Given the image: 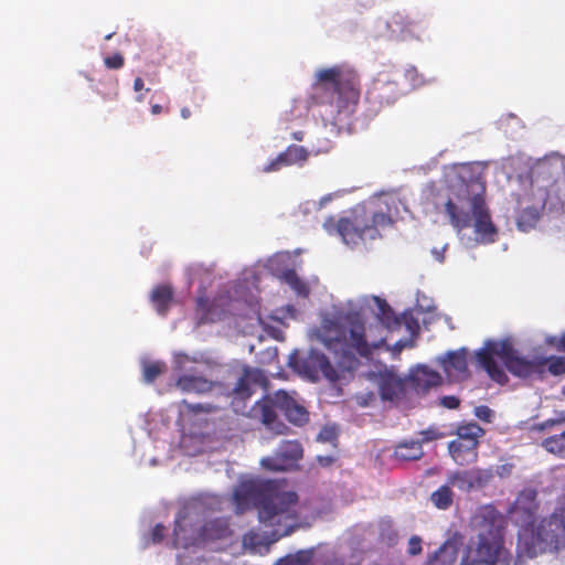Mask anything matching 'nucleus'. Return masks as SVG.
I'll use <instances>...</instances> for the list:
<instances>
[{"instance_id":"obj_45","label":"nucleus","mask_w":565,"mask_h":565,"mask_svg":"<svg viewBox=\"0 0 565 565\" xmlns=\"http://www.w3.org/2000/svg\"><path fill=\"white\" fill-rule=\"evenodd\" d=\"M404 75L413 86H416L420 83V76L415 67L406 68Z\"/></svg>"},{"instance_id":"obj_2","label":"nucleus","mask_w":565,"mask_h":565,"mask_svg":"<svg viewBox=\"0 0 565 565\" xmlns=\"http://www.w3.org/2000/svg\"><path fill=\"white\" fill-rule=\"evenodd\" d=\"M234 501L239 513L257 509L259 522L271 529L267 544L289 535L298 520V494L294 491H279L270 482H241L234 491Z\"/></svg>"},{"instance_id":"obj_3","label":"nucleus","mask_w":565,"mask_h":565,"mask_svg":"<svg viewBox=\"0 0 565 565\" xmlns=\"http://www.w3.org/2000/svg\"><path fill=\"white\" fill-rule=\"evenodd\" d=\"M486 182L481 175L463 182L445 204V212L457 232L473 227L476 241L481 244L494 243L498 230L491 220L486 200Z\"/></svg>"},{"instance_id":"obj_4","label":"nucleus","mask_w":565,"mask_h":565,"mask_svg":"<svg viewBox=\"0 0 565 565\" xmlns=\"http://www.w3.org/2000/svg\"><path fill=\"white\" fill-rule=\"evenodd\" d=\"M473 524L478 530L477 541L467 546L460 565H509L512 556L504 546L501 513L492 504L482 505L473 516Z\"/></svg>"},{"instance_id":"obj_25","label":"nucleus","mask_w":565,"mask_h":565,"mask_svg":"<svg viewBox=\"0 0 565 565\" xmlns=\"http://www.w3.org/2000/svg\"><path fill=\"white\" fill-rule=\"evenodd\" d=\"M458 551L454 543L443 544L430 557L428 565H455Z\"/></svg>"},{"instance_id":"obj_54","label":"nucleus","mask_w":565,"mask_h":565,"mask_svg":"<svg viewBox=\"0 0 565 565\" xmlns=\"http://www.w3.org/2000/svg\"><path fill=\"white\" fill-rule=\"evenodd\" d=\"M558 349L565 351V333L559 338Z\"/></svg>"},{"instance_id":"obj_53","label":"nucleus","mask_w":565,"mask_h":565,"mask_svg":"<svg viewBox=\"0 0 565 565\" xmlns=\"http://www.w3.org/2000/svg\"><path fill=\"white\" fill-rule=\"evenodd\" d=\"M181 117H182L183 119H188V118H190V117H191V110H190L188 107H183V108L181 109Z\"/></svg>"},{"instance_id":"obj_57","label":"nucleus","mask_w":565,"mask_h":565,"mask_svg":"<svg viewBox=\"0 0 565 565\" xmlns=\"http://www.w3.org/2000/svg\"><path fill=\"white\" fill-rule=\"evenodd\" d=\"M558 437L562 439V441H564L565 444V430L561 434H558Z\"/></svg>"},{"instance_id":"obj_6","label":"nucleus","mask_w":565,"mask_h":565,"mask_svg":"<svg viewBox=\"0 0 565 565\" xmlns=\"http://www.w3.org/2000/svg\"><path fill=\"white\" fill-rule=\"evenodd\" d=\"M495 356L516 377L529 379L534 374H544L543 362H539V358L530 360L521 355L510 340H488L484 342L483 348L476 353V358L488 376L500 385H505L509 382V377L504 370L495 362Z\"/></svg>"},{"instance_id":"obj_8","label":"nucleus","mask_w":565,"mask_h":565,"mask_svg":"<svg viewBox=\"0 0 565 565\" xmlns=\"http://www.w3.org/2000/svg\"><path fill=\"white\" fill-rule=\"evenodd\" d=\"M393 220L385 212H371L364 207H355L349 216L338 221L330 216L323 222L327 232H335L348 245H355L364 238L375 239L380 236L379 230L392 225Z\"/></svg>"},{"instance_id":"obj_46","label":"nucleus","mask_w":565,"mask_h":565,"mask_svg":"<svg viewBox=\"0 0 565 565\" xmlns=\"http://www.w3.org/2000/svg\"><path fill=\"white\" fill-rule=\"evenodd\" d=\"M164 535V526L161 524H157L151 532V540L153 543H159L163 539Z\"/></svg>"},{"instance_id":"obj_13","label":"nucleus","mask_w":565,"mask_h":565,"mask_svg":"<svg viewBox=\"0 0 565 565\" xmlns=\"http://www.w3.org/2000/svg\"><path fill=\"white\" fill-rule=\"evenodd\" d=\"M399 96L401 90L397 82L386 72L379 73L366 92L367 100L377 103L380 106L392 105Z\"/></svg>"},{"instance_id":"obj_26","label":"nucleus","mask_w":565,"mask_h":565,"mask_svg":"<svg viewBox=\"0 0 565 565\" xmlns=\"http://www.w3.org/2000/svg\"><path fill=\"white\" fill-rule=\"evenodd\" d=\"M374 301L377 305V318L385 328L392 329L401 324V320L395 316L386 300L374 297Z\"/></svg>"},{"instance_id":"obj_23","label":"nucleus","mask_w":565,"mask_h":565,"mask_svg":"<svg viewBox=\"0 0 565 565\" xmlns=\"http://www.w3.org/2000/svg\"><path fill=\"white\" fill-rule=\"evenodd\" d=\"M195 316L198 324L214 322L220 319V312L216 309L215 301L209 300V298L203 295L196 298Z\"/></svg>"},{"instance_id":"obj_35","label":"nucleus","mask_w":565,"mask_h":565,"mask_svg":"<svg viewBox=\"0 0 565 565\" xmlns=\"http://www.w3.org/2000/svg\"><path fill=\"white\" fill-rule=\"evenodd\" d=\"M565 423V412H558L555 418H548L542 423L533 424L531 429L535 431H544Z\"/></svg>"},{"instance_id":"obj_18","label":"nucleus","mask_w":565,"mask_h":565,"mask_svg":"<svg viewBox=\"0 0 565 565\" xmlns=\"http://www.w3.org/2000/svg\"><path fill=\"white\" fill-rule=\"evenodd\" d=\"M175 386L183 393L204 394L212 391L214 383L194 370L181 374Z\"/></svg>"},{"instance_id":"obj_11","label":"nucleus","mask_w":565,"mask_h":565,"mask_svg":"<svg viewBox=\"0 0 565 565\" xmlns=\"http://www.w3.org/2000/svg\"><path fill=\"white\" fill-rule=\"evenodd\" d=\"M457 438L448 445L452 459L460 466L473 462L478 458L479 439L484 429L477 423L460 425L456 430Z\"/></svg>"},{"instance_id":"obj_16","label":"nucleus","mask_w":565,"mask_h":565,"mask_svg":"<svg viewBox=\"0 0 565 565\" xmlns=\"http://www.w3.org/2000/svg\"><path fill=\"white\" fill-rule=\"evenodd\" d=\"M539 509L536 502L535 491H522L513 505L512 513L519 520H522L523 525H532Z\"/></svg>"},{"instance_id":"obj_47","label":"nucleus","mask_w":565,"mask_h":565,"mask_svg":"<svg viewBox=\"0 0 565 565\" xmlns=\"http://www.w3.org/2000/svg\"><path fill=\"white\" fill-rule=\"evenodd\" d=\"M513 468H514V466L512 463L508 462V463L499 466L495 472L499 477L505 478L511 475Z\"/></svg>"},{"instance_id":"obj_1","label":"nucleus","mask_w":565,"mask_h":565,"mask_svg":"<svg viewBox=\"0 0 565 565\" xmlns=\"http://www.w3.org/2000/svg\"><path fill=\"white\" fill-rule=\"evenodd\" d=\"M315 335L333 354L335 366L324 353L311 350L302 360L300 371L311 381H317L321 375L332 383L344 377L345 372L356 370L359 358L371 356L385 342L383 335L372 338L366 332L365 321L356 311L323 319Z\"/></svg>"},{"instance_id":"obj_43","label":"nucleus","mask_w":565,"mask_h":565,"mask_svg":"<svg viewBox=\"0 0 565 565\" xmlns=\"http://www.w3.org/2000/svg\"><path fill=\"white\" fill-rule=\"evenodd\" d=\"M440 405L448 409H456L460 405V399L454 395L444 396L440 399Z\"/></svg>"},{"instance_id":"obj_31","label":"nucleus","mask_w":565,"mask_h":565,"mask_svg":"<svg viewBox=\"0 0 565 565\" xmlns=\"http://www.w3.org/2000/svg\"><path fill=\"white\" fill-rule=\"evenodd\" d=\"M313 551H298L294 555L281 558L277 565H312Z\"/></svg>"},{"instance_id":"obj_50","label":"nucleus","mask_w":565,"mask_h":565,"mask_svg":"<svg viewBox=\"0 0 565 565\" xmlns=\"http://www.w3.org/2000/svg\"><path fill=\"white\" fill-rule=\"evenodd\" d=\"M333 458L332 457H321L319 456L318 457V461L322 465V466H329L333 462Z\"/></svg>"},{"instance_id":"obj_39","label":"nucleus","mask_w":565,"mask_h":565,"mask_svg":"<svg viewBox=\"0 0 565 565\" xmlns=\"http://www.w3.org/2000/svg\"><path fill=\"white\" fill-rule=\"evenodd\" d=\"M104 64L109 70H119L125 64V57L121 53L116 52L110 56H106L104 58Z\"/></svg>"},{"instance_id":"obj_29","label":"nucleus","mask_w":565,"mask_h":565,"mask_svg":"<svg viewBox=\"0 0 565 565\" xmlns=\"http://www.w3.org/2000/svg\"><path fill=\"white\" fill-rule=\"evenodd\" d=\"M471 472V488L475 489H483L487 487L493 479L494 473L491 468L482 469V468H472Z\"/></svg>"},{"instance_id":"obj_41","label":"nucleus","mask_w":565,"mask_h":565,"mask_svg":"<svg viewBox=\"0 0 565 565\" xmlns=\"http://www.w3.org/2000/svg\"><path fill=\"white\" fill-rule=\"evenodd\" d=\"M475 415L479 419L490 423L493 418V411L487 405H480L475 408Z\"/></svg>"},{"instance_id":"obj_34","label":"nucleus","mask_w":565,"mask_h":565,"mask_svg":"<svg viewBox=\"0 0 565 565\" xmlns=\"http://www.w3.org/2000/svg\"><path fill=\"white\" fill-rule=\"evenodd\" d=\"M543 448L554 455L562 456L565 454V444L562 441V439L558 437V435L551 436L548 438H545L542 443Z\"/></svg>"},{"instance_id":"obj_14","label":"nucleus","mask_w":565,"mask_h":565,"mask_svg":"<svg viewBox=\"0 0 565 565\" xmlns=\"http://www.w3.org/2000/svg\"><path fill=\"white\" fill-rule=\"evenodd\" d=\"M267 385L268 379L264 371L245 366L232 391V394L235 399L246 401L250 398L257 388H266Z\"/></svg>"},{"instance_id":"obj_27","label":"nucleus","mask_w":565,"mask_h":565,"mask_svg":"<svg viewBox=\"0 0 565 565\" xmlns=\"http://www.w3.org/2000/svg\"><path fill=\"white\" fill-rule=\"evenodd\" d=\"M450 484H444L430 494L431 503L439 510H447L454 503V492Z\"/></svg>"},{"instance_id":"obj_42","label":"nucleus","mask_w":565,"mask_h":565,"mask_svg":"<svg viewBox=\"0 0 565 565\" xmlns=\"http://www.w3.org/2000/svg\"><path fill=\"white\" fill-rule=\"evenodd\" d=\"M408 554L418 555L422 553V539L418 536H412L408 541Z\"/></svg>"},{"instance_id":"obj_12","label":"nucleus","mask_w":565,"mask_h":565,"mask_svg":"<svg viewBox=\"0 0 565 565\" xmlns=\"http://www.w3.org/2000/svg\"><path fill=\"white\" fill-rule=\"evenodd\" d=\"M302 457V446L297 440H284L273 456L262 459V466L271 471H286Z\"/></svg>"},{"instance_id":"obj_49","label":"nucleus","mask_w":565,"mask_h":565,"mask_svg":"<svg viewBox=\"0 0 565 565\" xmlns=\"http://www.w3.org/2000/svg\"><path fill=\"white\" fill-rule=\"evenodd\" d=\"M143 88V81L141 77H136L134 81V89L139 92Z\"/></svg>"},{"instance_id":"obj_36","label":"nucleus","mask_w":565,"mask_h":565,"mask_svg":"<svg viewBox=\"0 0 565 565\" xmlns=\"http://www.w3.org/2000/svg\"><path fill=\"white\" fill-rule=\"evenodd\" d=\"M401 323L405 326L407 331L412 337H417L420 331V326L418 319L413 315V312H404L402 316Z\"/></svg>"},{"instance_id":"obj_17","label":"nucleus","mask_w":565,"mask_h":565,"mask_svg":"<svg viewBox=\"0 0 565 565\" xmlns=\"http://www.w3.org/2000/svg\"><path fill=\"white\" fill-rule=\"evenodd\" d=\"M309 157L308 150L302 146L291 145L285 151L279 153L265 168V172L278 171L281 167L292 166L307 161Z\"/></svg>"},{"instance_id":"obj_33","label":"nucleus","mask_w":565,"mask_h":565,"mask_svg":"<svg viewBox=\"0 0 565 565\" xmlns=\"http://www.w3.org/2000/svg\"><path fill=\"white\" fill-rule=\"evenodd\" d=\"M166 369L162 362H150L143 365L142 376L146 383H153Z\"/></svg>"},{"instance_id":"obj_21","label":"nucleus","mask_w":565,"mask_h":565,"mask_svg":"<svg viewBox=\"0 0 565 565\" xmlns=\"http://www.w3.org/2000/svg\"><path fill=\"white\" fill-rule=\"evenodd\" d=\"M411 381L416 391L425 393L431 387L440 385L441 376L438 372L423 365L412 372Z\"/></svg>"},{"instance_id":"obj_19","label":"nucleus","mask_w":565,"mask_h":565,"mask_svg":"<svg viewBox=\"0 0 565 565\" xmlns=\"http://www.w3.org/2000/svg\"><path fill=\"white\" fill-rule=\"evenodd\" d=\"M379 392L383 401L396 402L405 393L404 382L393 374H383L379 381Z\"/></svg>"},{"instance_id":"obj_48","label":"nucleus","mask_w":565,"mask_h":565,"mask_svg":"<svg viewBox=\"0 0 565 565\" xmlns=\"http://www.w3.org/2000/svg\"><path fill=\"white\" fill-rule=\"evenodd\" d=\"M190 362L189 358L185 354L179 355L175 360V369L178 371H186L185 363Z\"/></svg>"},{"instance_id":"obj_52","label":"nucleus","mask_w":565,"mask_h":565,"mask_svg":"<svg viewBox=\"0 0 565 565\" xmlns=\"http://www.w3.org/2000/svg\"><path fill=\"white\" fill-rule=\"evenodd\" d=\"M291 137H292V139H295L297 141H302L303 137H305V132L301 130H298V131L292 132Z\"/></svg>"},{"instance_id":"obj_37","label":"nucleus","mask_w":565,"mask_h":565,"mask_svg":"<svg viewBox=\"0 0 565 565\" xmlns=\"http://www.w3.org/2000/svg\"><path fill=\"white\" fill-rule=\"evenodd\" d=\"M419 436L420 439L415 440V443H420V446L423 447V444L443 438L444 434L440 433L436 427H428L427 429L419 431Z\"/></svg>"},{"instance_id":"obj_51","label":"nucleus","mask_w":565,"mask_h":565,"mask_svg":"<svg viewBox=\"0 0 565 565\" xmlns=\"http://www.w3.org/2000/svg\"><path fill=\"white\" fill-rule=\"evenodd\" d=\"M163 111V107L159 104H154L151 106V114L152 115H159Z\"/></svg>"},{"instance_id":"obj_9","label":"nucleus","mask_w":565,"mask_h":565,"mask_svg":"<svg viewBox=\"0 0 565 565\" xmlns=\"http://www.w3.org/2000/svg\"><path fill=\"white\" fill-rule=\"evenodd\" d=\"M277 409L295 425H302L309 420L307 409L282 390L267 394L257 401L250 408V417L258 419L273 434L286 435L289 427L278 420Z\"/></svg>"},{"instance_id":"obj_55","label":"nucleus","mask_w":565,"mask_h":565,"mask_svg":"<svg viewBox=\"0 0 565 565\" xmlns=\"http://www.w3.org/2000/svg\"><path fill=\"white\" fill-rule=\"evenodd\" d=\"M118 97V88L115 87L114 92L107 97L109 99H116Z\"/></svg>"},{"instance_id":"obj_10","label":"nucleus","mask_w":565,"mask_h":565,"mask_svg":"<svg viewBox=\"0 0 565 565\" xmlns=\"http://www.w3.org/2000/svg\"><path fill=\"white\" fill-rule=\"evenodd\" d=\"M188 512L182 510L175 516L173 529V544L175 547L188 548L210 540H218L226 535L227 526L221 520L206 522L201 526L198 535L186 529Z\"/></svg>"},{"instance_id":"obj_32","label":"nucleus","mask_w":565,"mask_h":565,"mask_svg":"<svg viewBox=\"0 0 565 565\" xmlns=\"http://www.w3.org/2000/svg\"><path fill=\"white\" fill-rule=\"evenodd\" d=\"M539 362H543V370L547 366V371L553 375H562L565 373V356L539 358Z\"/></svg>"},{"instance_id":"obj_28","label":"nucleus","mask_w":565,"mask_h":565,"mask_svg":"<svg viewBox=\"0 0 565 565\" xmlns=\"http://www.w3.org/2000/svg\"><path fill=\"white\" fill-rule=\"evenodd\" d=\"M448 484L456 487L460 491L470 492L471 488V472L468 470L455 471L448 476Z\"/></svg>"},{"instance_id":"obj_15","label":"nucleus","mask_w":565,"mask_h":565,"mask_svg":"<svg viewBox=\"0 0 565 565\" xmlns=\"http://www.w3.org/2000/svg\"><path fill=\"white\" fill-rule=\"evenodd\" d=\"M387 29L403 38L411 36L419 39L420 34L427 29L423 20L411 19L403 12H394L386 22Z\"/></svg>"},{"instance_id":"obj_44","label":"nucleus","mask_w":565,"mask_h":565,"mask_svg":"<svg viewBox=\"0 0 565 565\" xmlns=\"http://www.w3.org/2000/svg\"><path fill=\"white\" fill-rule=\"evenodd\" d=\"M318 439L322 441H332L337 439V431L332 427H323L318 435Z\"/></svg>"},{"instance_id":"obj_22","label":"nucleus","mask_w":565,"mask_h":565,"mask_svg":"<svg viewBox=\"0 0 565 565\" xmlns=\"http://www.w3.org/2000/svg\"><path fill=\"white\" fill-rule=\"evenodd\" d=\"M150 300L156 311L166 316L173 300V289L170 285L156 286L150 295Z\"/></svg>"},{"instance_id":"obj_56","label":"nucleus","mask_w":565,"mask_h":565,"mask_svg":"<svg viewBox=\"0 0 565 565\" xmlns=\"http://www.w3.org/2000/svg\"><path fill=\"white\" fill-rule=\"evenodd\" d=\"M396 347H397L398 351H401L405 347V343L399 341L396 343Z\"/></svg>"},{"instance_id":"obj_30","label":"nucleus","mask_w":565,"mask_h":565,"mask_svg":"<svg viewBox=\"0 0 565 565\" xmlns=\"http://www.w3.org/2000/svg\"><path fill=\"white\" fill-rule=\"evenodd\" d=\"M282 279L299 295L308 296L307 284L298 276L295 269H287L282 273Z\"/></svg>"},{"instance_id":"obj_24","label":"nucleus","mask_w":565,"mask_h":565,"mask_svg":"<svg viewBox=\"0 0 565 565\" xmlns=\"http://www.w3.org/2000/svg\"><path fill=\"white\" fill-rule=\"evenodd\" d=\"M423 456V447L415 440L399 443L394 449V457L399 461L419 460Z\"/></svg>"},{"instance_id":"obj_20","label":"nucleus","mask_w":565,"mask_h":565,"mask_svg":"<svg viewBox=\"0 0 565 565\" xmlns=\"http://www.w3.org/2000/svg\"><path fill=\"white\" fill-rule=\"evenodd\" d=\"M443 367L450 377L456 380L466 379L468 375V363L465 349L449 352L443 363Z\"/></svg>"},{"instance_id":"obj_5","label":"nucleus","mask_w":565,"mask_h":565,"mask_svg":"<svg viewBox=\"0 0 565 565\" xmlns=\"http://www.w3.org/2000/svg\"><path fill=\"white\" fill-rule=\"evenodd\" d=\"M361 95L358 73L345 65L321 68L316 73L311 99L316 105H330L339 115L354 113Z\"/></svg>"},{"instance_id":"obj_7","label":"nucleus","mask_w":565,"mask_h":565,"mask_svg":"<svg viewBox=\"0 0 565 565\" xmlns=\"http://www.w3.org/2000/svg\"><path fill=\"white\" fill-rule=\"evenodd\" d=\"M565 548V494L558 501L554 512L544 518L536 532L522 529L519 532L516 552L519 557H535L546 552H558Z\"/></svg>"},{"instance_id":"obj_38","label":"nucleus","mask_w":565,"mask_h":565,"mask_svg":"<svg viewBox=\"0 0 565 565\" xmlns=\"http://www.w3.org/2000/svg\"><path fill=\"white\" fill-rule=\"evenodd\" d=\"M182 404L185 406V408L189 412H191L194 415H198L201 413L209 414V413H213V412L217 411V407L213 406L211 404H201V403L191 404V403H188L186 401H183Z\"/></svg>"},{"instance_id":"obj_40","label":"nucleus","mask_w":565,"mask_h":565,"mask_svg":"<svg viewBox=\"0 0 565 565\" xmlns=\"http://www.w3.org/2000/svg\"><path fill=\"white\" fill-rule=\"evenodd\" d=\"M243 543L245 546L256 550L258 546L263 544L262 536L256 532H248L243 537Z\"/></svg>"}]
</instances>
